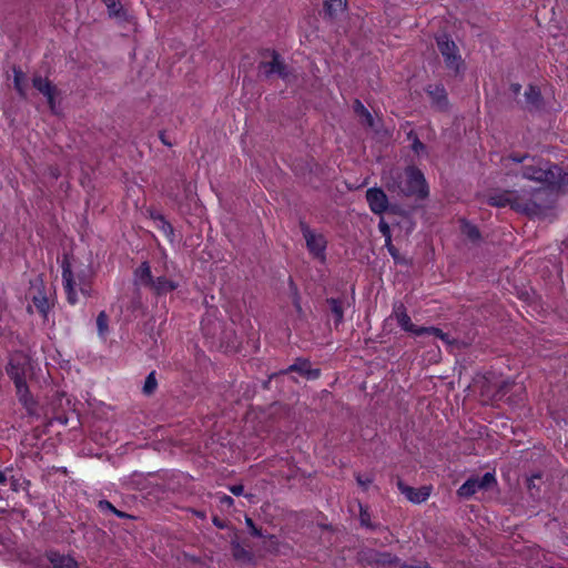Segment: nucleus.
Here are the masks:
<instances>
[{"mask_svg":"<svg viewBox=\"0 0 568 568\" xmlns=\"http://www.w3.org/2000/svg\"><path fill=\"white\" fill-rule=\"evenodd\" d=\"M510 160L518 163L524 162L519 173L521 178L539 184L537 187L527 189L528 192H536L541 189L546 191V213L552 206L554 190L561 184L568 183L566 174L562 173V170L558 165L551 164L549 161L542 159L510 156Z\"/></svg>","mask_w":568,"mask_h":568,"instance_id":"1","label":"nucleus"},{"mask_svg":"<svg viewBox=\"0 0 568 568\" xmlns=\"http://www.w3.org/2000/svg\"><path fill=\"white\" fill-rule=\"evenodd\" d=\"M546 191L528 192L526 186L519 190L497 191L488 195V204L497 207L510 206L517 212L531 216L545 214Z\"/></svg>","mask_w":568,"mask_h":568,"instance_id":"2","label":"nucleus"},{"mask_svg":"<svg viewBox=\"0 0 568 568\" xmlns=\"http://www.w3.org/2000/svg\"><path fill=\"white\" fill-rule=\"evenodd\" d=\"M92 275V270L89 266L78 264L64 257L62 262V280L70 304L78 302L79 292L83 295L90 293Z\"/></svg>","mask_w":568,"mask_h":568,"instance_id":"3","label":"nucleus"},{"mask_svg":"<svg viewBox=\"0 0 568 568\" xmlns=\"http://www.w3.org/2000/svg\"><path fill=\"white\" fill-rule=\"evenodd\" d=\"M388 190L396 191L398 194L410 196L417 195L423 197L427 194L426 181L423 173L415 169L409 168L405 173V181L398 185L388 184Z\"/></svg>","mask_w":568,"mask_h":568,"instance_id":"4","label":"nucleus"},{"mask_svg":"<svg viewBox=\"0 0 568 568\" xmlns=\"http://www.w3.org/2000/svg\"><path fill=\"white\" fill-rule=\"evenodd\" d=\"M437 47L444 58L446 68L454 74H458L464 69V60L456 43L447 36L437 38Z\"/></svg>","mask_w":568,"mask_h":568,"instance_id":"5","label":"nucleus"},{"mask_svg":"<svg viewBox=\"0 0 568 568\" xmlns=\"http://www.w3.org/2000/svg\"><path fill=\"white\" fill-rule=\"evenodd\" d=\"M258 72L265 78L277 75L283 80H288L291 75L287 65L284 63L281 55L275 51H266L264 53V60L258 64Z\"/></svg>","mask_w":568,"mask_h":568,"instance_id":"6","label":"nucleus"},{"mask_svg":"<svg viewBox=\"0 0 568 568\" xmlns=\"http://www.w3.org/2000/svg\"><path fill=\"white\" fill-rule=\"evenodd\" d=\"M301 231L306 242V247L314 258L325 261L326 240L323 234L311 230L305 223H301Z\"/></svg>","mask_w":568,"mask_h":568,"instance_id":"7","label":"nucleus"},{"mask_svg":"<svg viewBox=\"0 0 568 568\" xmlns=\"http://www.w3.org/2000/svg\"><path fill=\"white\" fill-rule=\"evenodd\" d=\"M496 485L495 475L486 473L483 477L467 479L457 490L458 496L469 498L476 491L491 489Z\"/></svg>","mask_w":568,"mask_h":568,"instance_id":"8","label":"nucleus"},{"mask_svg":"<svg viewBox=\"0 0 568 568\" xmlns=\"http://www.w3.org/2000/svg\"><path fill=\"white\" fill-rule=\"evenodd\" d=\"M30 372L31 364L27 355L22 353H17L10 358V362L7 367V373L9 374L12 381H16L17 377H20V379H27Z\"/></svg>","mask_w":568,"mask_h":568,"instance_id":"9","label":"nucleus"},{"mask_svg":"<svg viewBox=\"0 0 568 568\" xmlns=\"http://www.w3.org/2000/svg\"><path fill=\"white\" fill-rule=\"evenodd\" d=\"M32 84L40 93H42L47 98L50 109L54 111V98L57 94V88L52 85V83L48 79L42 78L41 75H34L32 79Z\"/></svg>","mask_w":568,"mask_h":568,"instance_id":"10","label":"nucleus"},{"mask_svg":"<svg viewBox=\"0 0 568 568\" xmlns=\"http://www.w3.org/2000/svg\"><path fill=\"white\" fill-rule=\"evenodd\" d=\"M366 200L369 204L371 210L376 214H381L385 212L387 209V196L381 189L374 187L367 190Z\"/></svg>","mask_w":568,"mask_h":568,"instance_id":"11","label":"nucleus"},{"mask_svg":"<svg viewBox=\"0 0 568 568\" xmlns=\"http://www.w3.org/2000/svg\"><path fill=\"white\" fill-rule=\"evenodd\" d=\"M397 486L402 494H404L409 501L415 504L425 501L430 495V489L428 487L413 488L400 480L397 483Z\"/></svg>","mask_w":568,"mask_h":568,"instance_id":"12","label":"nucleus"},{"mask_svg":"<svg viewBox=\"0 0 568 568\" xmlns=\"http://www.w3.org/2000/svg\"><path fill=\"white\" fill-rule=\"evenodd\" d=\"M394 316L398 323V325L405 331L409 332L417 336V331L419 327L414 325L408 316L406 308L403 304L395 305L394 307Z\"/></svg>","mask_w":568,"mask_h":568,"instance_id":"13","label":"nucleus"},{"mask_svg":"<svg viewBox=\"0 0 568 568\" xmlns=\"http://www.w3.org/2000/svg\"><path fill=\"white\" fill-rule=\"evenodd\" d=\"M427 93L432 99L433 105L437 110H446L448 100H447V93L443 85H429L427 88Z\"/></svg>","mask_w":568,"mask_h":568,"instance_id":"14","label":"nucleus"},{"mask_svg":"<svg viewBox=\"0 0 568 568\" xmlns=\"http://www.w3.org/2000/svg\"><path fill=\"white\" fill-rule=\"evenodd\" d=\"M288 372H297L302 376H305L308 379H315L320 376V369L311 368V364L306 359H297L294 364H292Z\"/></svg>","mask_w":568,"mask_h":568,"instance_id":"15","label":"nucleus"},{"mask_svg":"<svg viewBox=\"0 0 568 568\" xmlns=\"http://www.w3.org/2000/svg\"><path fill=\"white\" fill-rule=\"evenodd\" d=\"M16 388H17V395L19 397V400L23 404V406L28 410H32L34 403L32 398L29 396V389L27 386V379H20V377H17L16 381H13Z\"/></svg>","mask_w":568,"mask_h":568,"instance_id":"16","label":"nucleus"},{"mask_svg":"<svg viewBox=\"0 0 568 568\" xmlns=\"http://www.w3.org/2000/svg\"><path fill=\"white\" fill-rule=\"evenodd\" d=\"M155 294L163 295L178 288V283L168 280L166 277H158L153 280L150 287Z\"/></svg>","mask_w":568,"mask_h":568,"instance_id":"17","label":"nucleus"},{"mask_svg":"<svg viewBox=\"0 0 568 568\" xmlns=\"http://www.w3.org/2000/svg\"><path fill=\"white\" fill-rule=\"evenodd\" d=\"M134 277L138 284L151 287L153 277L149 263H142L134 272Z\"/></svg>","mask_w":568,"mask_h":568,"instance_id":"18","label":"nucleus"},{"mask_svg":"<svg viewBox=\"0 0 568 568\" xmlns=\"http://www.w3.org/2000/svg\"><path fill=\"white\" fill-rule=\"evenodd\" d=\"M427 335V336H434L436 338L442 339L446 345L450 346L454 344V339H452L446 333H444L442 329L437 327H419L417 331V336Z\"/></svg>","mask_w":568,"mask_h":568,"instance_id":"19","label":"nucleus"},{"mask_svg":"<svg viewBox=\"0 0 568 568\" xmlns=\"http://www.w3.org/2000/svg\"><path fill=\"white\" fill-rule=\"evenodd\" d=\"M49 559L53 568H78L77 561L70 556L51 554Z\"/></svg>","mask_w":568,"mask_h":568,"instance_id":"20","label":"nucleus"},{"mask_svg":"<svg viewBox=\"0 0 568 568\" xmlns=\"http://www.w3.org/2000/svg\"><path fill=\"white\" fill-rule=\"evenodd\" d=\"M232 545V556L235 560L241 562H251L253 559V555L246 550L241 544L234 539L231 542Z\"/></svg>","mask_w":568,"mask_h":568,"instance_id":"21","label":"nucleus"},{"mask_svg":"<svg viewBox=\"0 0 568 568\" xmlns=\"http://www.w3.org/2000/svg\"><path fill=\"white\" fill-rule=\"evenodd\" d=\"M34 288H37V293H34L32 296L33 305L38 310L39 313H41L43 316H45L50 308L49 300L41 292L39 286H34Z\"/></svg>","mask_w":568,"mask_h":568,"instance_id":"22","label":"nucleus"},{"mask_svg":"<svg viewBox=\"0 0 568 568\" xmlns=\"http://www.w3.org/2000/svg\"><path fill=\"white\" fill-rule=\"evenodd\" d=\"M354 111L355 113L361 116L362 119V122L369 126V128H374V118L373 115L371 114V112L364 106V104L359 101V100H356L354 102Z\"/></svg>","mask_w":568,"mask_h":568,"instance_id":"23","label":"nucleus"},{"mask_svg":"<svg viewBox=\"0 0 568 568\" xmlns=\"http://www.w3.org/2000/svg\"><path fill=\"white\" fill-rule=\"evenodd\" d=\"M327 303H328L331 312L334 316L335 326L337 327L344 320L343 303H342V301L336 300V298H329V300H327Z\"/></svg>","mask_w":568,"mask_h":568,"instance_id":"24","label":"nucleus"},{"mask_svg":"<svg viewBox=\"0 0 568 568\" xmlns=\"http://www.w3.org/2000/svg\"><path fill=\"white\" fill-rule=\"evenodd\" d=\"M154 225L163 232L165 236L172 239L173 227L162 215H152Z\"/></svg>","mask_w":568,"mask_h":568,"instance_id":"25","label":"nucleus"},{"mask_svg":"<svg viewBox=\"0 0 568 568\" xmlns=\"http://www.w3.org/2000/svg\"><path fill=\"white\" fill-rule=\"evenodd\" d=\"M324 6L329 16H335L344 10L345 2L343 0H324Z\"/></svg>","mask_w":568,"mask_h":568,"instance_id":"26","label":"nucleus"},{"mask_svg":"<svg viewBox=\"0 0 568 568\" xmlns=\"http://www.w3.org/2000/svg\"><path fill=\"white\" fill-rule=\"evenodd\" d=\"M109 317L104 311L100 312L97 317V328L101 337H105L109 333Z\"/></svg>","mask_w":568,"mask_h":568,"instance_id":"27","label":"nucleus"},{"mask_svg":"<svg viewBox=\"0 0 568 568\" xmlns=\"http://www.w3.org/2000/svg\"><path fill=\"white\" fill-rule=\"evenodd\" d=\"M14 73V88L19 92L20 95H26V84H24V73L19 69H13Z\"/></svg>","mask_w":568,"mask_h":568,"instance_id":"28","label":"nucleus"},{"mask_svg":"<svg viewBox=\"0 0 568 568\" xmlns=\"http://www.w3.org/2000/svg\"><path fill=\"white\" fill-rule=\"evenodd\" d=\"M158 382L155 378V373L151 372L148 377L145 378L144 385H143V393L145 395H151L156 389Z\"/></svg>","mask_w":568,"mask_h":568,"instance_id":"29","label":"nucleus"},{"mask_svg":"<svg viewBox=\"0 0 568 568\" xmlns=\"http://www.w3.org/2000/svg\"><path fill=\"white\" fill-rule=\"evenodd\" d=\"M373 561L381 566H390L395 562V558L387 552H376L374 555Z\"/></svg>","mask_w":568,"mask_h":568,"instance_id":"30","label":"nucleus"},{"mask_svg":"<svg viewBox=\"0 0 568 568\" xmlns=\"http://www.w3.org/2000/svg\"><path fill=\"white\" fill-rule=\"evenodd\" d=\"M359 521L361 525L369 528V529H376L377 526L373 525L371 521V514L368 513L367 508L359 506Z\"/></svg>","mask_w":568,"mask_h":568,"instance_id":"31","label":"nucleus"},{"mask_svg":"<svg viewBox=\"0 0 568 568\" xmlns=\"http://www.w3.org/2000/svg\"><path fill=\"white\" fill-rule=\"evenodd\" d=\"M462 232L468 237L470 239L471 241H476L478 240L479 237V232L477 230L476 226L469 224V223H464L463 226H462Z\"/></svg>","mask_w":568,"mask_h":568,"instance_id":"32","label":"nucleus"},{"mask_svg":"<svg viewBox=\"0 0 568 568\" xmlns=\"http://www.w3.org/2000/svg\"><path fill=\"white\" fill-rule=\"evenodd\" d=\"M105 3L110 16H119L121 11V3L119 0H103Z\"/></svg>","mask_w":568,"mask_h":568,"instance_id":"33","label":"nucleus"},{"mask_svg":"<svg viewBox=\"0 0 568 568\" xmlns=\"http://www.w3.org/2000/svg\"><path fill=\"white\" fill-rule=\"evenodd\" d=\"M525 95H526V99H527V102L535 105L537 104V102L539 101V91L534 88V87H529L528 90L525 92Z\"/></svg>","mask_w":568,"mask_h":568,"instance_id":"34","label":"nucleus"},{"mask_svg":"<svg viewBox=\"0 0 568 568\" xmlns=\"http://www.w3.org/2000/svg\"><path fill=\"white\" fill-rule=\"evenodd\" d=\"M356 481L357 484L364 489L366 490L369 485L373 483V477L372 476H363L361 474H357L356 475Z\"/></svg>","mask_w":568,"mask_h":568,"instance_id":"35","label":"nucleus"},{"mask_svg":"<svg viewBox=\"0 0 568 568\" xmlns=\"http://www.w3.org/2000/svg\"><path fill=\"white\" fill-rule=\"evenodd\" d=\"M245 523L247 525V527L251 529V534L256 536V537H261L262 536V532L258 528L255 527L253 520L248 517L245 518Z\"/></svg>","mask_w":568,"mask_h":568,"instance_id":"36","label":"nucleus"},{"mask_svg":"<svg viewBox=\"0 0 568 568\" xmlns=\"http://www.w3.org/2000/svg\"><path fill=\"white\" fill-rule=\"evenodd\" d=\"M100 507H101L102 509H109V510L113 511V513H114V514H116L119 517H123V516H124V514H123V513H121V511L116 510V509H115V508H114V507H113L109 501H106V500L100 501Z\"/></svg>","mask_w":568,"mask_h":568,"instance_id":"37","label":"nucleus"},{"mask_svg":"<svg viewBox=\"0 0 568 568\" xmlns=\"http://www.w3.org/2000/svg\"><path fill=\"white\" fill-rule=\"evenodd\" d=\"M379 230L383 233V235L386 237V242L389 243L390 242L389 226L383 220L379 223Z\"/></svg>","mask_w":568,"mask_h":568,"instance_id":"38","label":"nucleus"},{"mask_svg":"<svg viewBox=\"0 0 568 568\" xmlns=\"http://www.w3.org/2000/svg\"><path fill=\"white\" fill-rule=\"evenodd\" d=\"M232 494L240 496L243 494L244 487L242 485H234L230 487Z\"/></svg>","mask_w":568,"mask_h":568,"instance_id":"39","label":"nucleus"},{"mask_svg":"<svg viewBox=\"0 0 568 568\" xmlns=\"http://www.w3.org/2000/svg\"><path fill=\"white\" fill-rule=\"evenodd\" d=\"M413 149L417 154H419L422 151H424L425 145L420 141L415 140L413 143Z\"/></svg>","mask_w":568,"mask_h":568,"instance_id":"40","label":"nucleus"},{"mask_svg":"<svg viewBox=\"0 0 568 568\" xmlns=\"http://www.w3.org/2000/svg\"><path fill=\"white\" fill-rule=\"evenodd\" d=\"M220 501L222 505H226V506H232L233 505V499L232 497L227 496V495H223L220 497Z\"/></svg>","mask_w":568,"mask_h":568,"instance_id":"41","label":"nucleus"},{"mask_svg":"<svg viewBox=\"0 0 568 568\" xmlns=\"http://www.w3.org/2000/svg\"><path fill=\"white\" fill-rule=\"evenodd\" d=\"M386 246H387V248H388L389 253L392 254V256L396 258V257H397V251H396V248L392 245V241H390L389 243H388V242H386Z\"/></svg>","mask_w":568,"mask_h":568,"instance_id":"42","label":"nucleus"},{"mask_svg":"<svg viewBox=\"0 0 568 568\" xmlns=\"http://www.w3.org/2000/svg\"><path fill=\"white\" fill-rule=\"evenodd\" d=\"M160 139H161L163 144H165L168 146H172V143L166 140L165 134L163 132L160 133Z\"/></svg>","mask_w":568,"mask_h":568,"instance_id":"43","label":"nucleus"},{"mask_svg":"<svg viewBox=\"0 0 568 568\" xmlns=\"http://www.w3.org/2000/svg\"><path fill=\"white\" fill-rule=\"evenodd\" d=\"M511 89H513V92H514L515 94H518V93H519V91H520V85H519V84H513V85H511Z\"/></svg>","mask_w":568,"mask_h":568,"instance_id":"44","label":"nucleus"},{"mask_svg":"<svg viewBox=\"0 0 568 568\" xmlns=\"http://www.w3.org/2000/svg\"><path fill=\"white\" fill-rule=\"evenodd\" d=\"M294 305H295V307H296V311H297L298 313H301V312H302V307H301V305H300L298 298H295V301H294Z\"/></svg>","mask_w":568,"mask_h":568,"instance_id":"45","label":"nucleus"},{"mask_svg":"<svg viewBox=\"0 0 568 568\" xmlns=\"http://www.w3.org/2000/svg\"><path fill=\"white\" fill-rule=\"evenodd\" d=\"M6 481H7L6 475L2 471H0V484L3 485V484H6Z\"/></svg>","mask_w":568,"mask_h":568,"instance_id":"46","label":"nucleus"},{"mask_svg":"<svg viewBox=\"0 0 568 568\" xmlns=\"http://www.w3.org/2000/svg\"><path fill=\"white\" fill-rule=\"evenodd\" d=\"M214 524H215L217 527H220V528H222V527H223V525H222L220 521H217V519H214Z\"/></svg>","mask_w":568,"mask_h":568,"instance_id":"47","label":"nucleus"}]
</instances>
